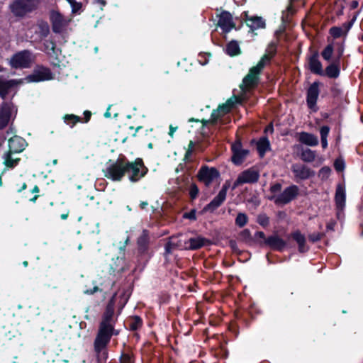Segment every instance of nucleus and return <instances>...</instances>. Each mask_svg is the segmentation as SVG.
<instances>
[{
    "mask_svg": "<svg viewBox=\"0 0 363 363\" xmlns=\"http://www.w3.org/2000/svg\"><path fill=\"white\" fill-rule=\"evenodd\" d=\"M346 202L345 188L343 185L338 184L335 194V203L337 211V217L339 218L340 213L344 211Z\"/></svg>",
    "mask_w": 363,
    "mask_h": 363,
    "instance_id": "20",
    "label": "nucleus"
},
{
    "mask_svg": "<svg viewBox=\"0 0 363 363\" xmlns=\"http://www.w3.org/2000/svg\"><path fill=\"white\" fill-rule=\"evenodd\" d=\"M21 83L17 79H4L0 77V97L5 100L13 88L16 87Z\"/></svg>",
    "mask_w": 363,
    "mask_h": 363,
    "instance_id": "25",
    "label": "nucleus"
},
{
    "mask_svg": "<svg viewBox=\"0 0 363 363\" xmlns=\"http://www.w3.org/2000/svg\"><path fill=\"white\" fill-rule=\"evenodd\" d=\"M225 53L230 57L239 55L241 53V50L238 43L234 40L230 41L226 45Z\"/></svg>",
    "mask_w": 363,
    "mask_h": 363,
    "instance_id": "35",
    "label": "nucleus"
},
{
    "mask_svg": "<svg viewBox=\"0 0 363 363\" xmlns=\"http://www.w3.org/2000/svg\"><path fill=\"white\" fill-rule=\"evenodd\" d=\"M249 221V218L245 213L239 212L235 219V225L239 228H243Z\"/></svg>",
    "mask_w": 363,
    "mask_h": 363,
    "instance_id": "40",
    "label": "nucleus"
},
{
    "mask_svg": "<svg viewBox=\"0 0 363 363\" xmlns=\"http://www.w3.org/2000/svg\"><path fill=\"white\" fill-rule=\"evenodd\" d=\"M299 194V188L295 184H291L286 187L281 194L277 197L274 196H269V200H274L277 205H285L294 200Z\"/></svg>",
    "mask_w": 363,
    "mask_h": 363,
    "instance_id": "8",
    "label": "nucleus"
},
{
    "mask_svg": "<svg viewBox=\"0 0 363 363\" xmlns=\"http://www.w3.org/2000/svg\"><path fill=\"white\" fill-rule=\"evenodd\" d=\"M238 236L240 240L247 245H251L252 242L256 243L255 234L254 235V237H252L250 230L247 228L240 231L238 234Z\"/></svg>",
    "mask_w": 363,
    "mask_h": 363,
    "instance_id": "37",
    "label": "nucleus"
},
{
    "mask_svg": "<svg viewBox=\"0 0 363 363\" xmlns=\"http://www.w3.org/2000/svg\"><path fill=\"white\" fill-rule=\"evenodd\" d=\"M39 33L42 38H46L50 33V26L46 21H42L38 25Z\"/></svg>",
    "mask_w": 363,
    "mask_h": 363,
    "instance_id": "45",
    "label": "nucleus"
},
{
    "mask_svg": "<svg viewBox=\"0 0 363 363\" xmlns=\"http://www.w3.org/2000/svg\"><path fill=\"white\" fill-rule=\"evenodd\" d=\"M281 184L280 183H275L270 186V191L273 194L278 193L281 190Z\"/></svg>",
    "mask_w": 363,
    "mask_h": 363,
    "instance_id": "62",
    "label": "nucleus"
},
{
    "mask_svg": "<svg viewBox=\"0 0 363 363\" xmlns=\"http://www.w3.org/2000/svg\"><path fill=\"white\" fill-rule=\"evenodd\" d=\"M225 199L226 196L224 195L223 192L218 193L209 203L204 206L202 211H210L211 213L213 212L223 204V203L225 201Z\"/></svg>",
    "mask_w": 363,
    "mask_h": 363,
    "instance_id": "30",
    "label": "nucleus"
},
{
    "mask_svg": "<svg viewBox=\"0 0 363 363\" xmlns=\"http://www.w3.org/2000/svg\"><path fill=\"white\" fill-rule=\"evenodd\" d=\"M199 193V189L195 183H192L189 187V196L191 200H194L197 198Z\"/></svg>",
    "mask_w": 363,
    "mask_h": 363,
    "instance_id": "49",
    "label": "nucleus"
},
{
    "mask_svg": "<svg viewBox=\"0 0 363 363\" xmlns=\"http://www.w3.org/2000/svg\"><path fill=\"white\" fill-rule=\"evenodd\" d=\"M120 363H135V355L133 353H126L124 351L121 352L119 357Z\"/></svg>",
    "mask_w": 363,
    "mask_h": 363,
    "instance_id": "44",
    "label": "nucleus"
},
{
    "mask_svg": "<svg viewBox=\"0 0 363 363\" xmlns=\"http://www.w3.org/2000/svg\"><path fill=\"white\" fill-rule=\"evenodd\" d=\"M269 148L270 143L267 137H262L258 140L257 143V150L261 157H263Z\"/></svg>",
    "mask_w": 363,
    "mask_h": 363,
    "instance_id": "36",
    "label": "nucleus"
},
{
    "mask_svg": "<svg viewBox=\"0 0 363 363\" xmlns=\"http://www.w3.org/2000/svg\"><path fill=\"white\" fill-rule=\"evenodd\" d=\"M220 177V174L217 168L210 167L206 164L202 165L196 174L198 181L203 183L206 187L210 186L213 181L219 179Z\"/></svg>",
    "mask_w": 363,
    "mask_h": 363,
    "instance_id": "6",
    "label": "nucleus"
},
{
    "mask_svg": "<svg viewBox=\"0 0 363 363\" xmlns=\"http://www.w3.org/2000/svg\"><path fill=\"white\" fill-rule=\"evenodd\" d=\"M345 161L341 158H337L334 162V168L338 172H342L345 169Z\"/></svg>",
    "mask_w": 363,
    "mask_h": 363,
    "instance_id": "51",
    "label": "nucleus"
},
{
    "mask_svg": "<svg viewBox=\"0 0 363 363\" xmlns=\"http://www.w3.org/2000/svg\"><path fill=\"white\" fill-rule=\"evenodd\" d=\"M242 17L252 31L259 28H264L266 27L265 21L262 17L257 16H250L247 11H244L242 13Z\"/></svg>",
    "mask_w": 363,
    "mask_h": 363,
    "instance_id": "23",
    "label": "nucleus"
},
{
    "mask_svg": "<svg viewBox=\"0 0 363 363\" xmlns=\"http://www.w3.org/2000/svg\"><path fill=\"white\" fill-rule=\"evenodd\" d=\"M298 140L302 144L308 146H316L318 144V138L315 135L304 131L298 134Z\"/></svg>",
    "mask_w": 363,
    "mask_h": 363,
    "instance_id": "32",
    "label": "nucleus"
},
{
    "mask_svg": "<svg viewBox=\"0 0 363 363\" xmlns=\"http://www.w3.org/2000/svg\"><path fill=\"white\" fill-rule=\"evenodd\" d=\"M306 67L315 75L321 76L323 73V65L319 60V52L314 50L311 55L307 57V65Z\"/></svg>",
    "mask_w": 363,
    "mask_h": 363,
    "instance_id": "16",
    "label": "nucleus"
},
{
    "mask_svg": "<svg viewBox=\"0 0 363 363\" xmlns=\"http://www.w3.org/2000/svg\"><path fill=\"white\" fill-rule=\"evenodd\" d=\"M186 243H189V246L186 247L188 250H197L204 246L211 245V241L209 239L199 235L195 238H191Z\"/></svg>",
    "mask_w": 363,
    "mask_h": 363,
    "instance_id": "27",
    "label": "nucleus"
},
{
    "mask_svg": "<svg viewBox=\"0 0 363 363\" xmlns=\"http://www.w3.org/2000/svg\"><path fill=\"white\" fill-rule=\"evenodd\" d=\"M119 335V330L114 328V324L101 330H98L94 340V348L97 352L108 347L111 337Z\"/></svg>",
    "mask_w": 363,
    "mask_h": 363,
    "instance_id": "4",
    "label": "nucleus"
},
{
    "mask_svg": "<svg viewBox=\"0 0 363 363\" xmlns=\"http://www.w3.org/2000/svg\"><path fill=\"white\" fill-rule=\"evenodd\" d=\"M50 21L53 33L57 34L61 33L67 25L63 15L57 11L52 10L50 12Z\"/></svg>",
    "mask_w": 363,
    "mask_h": 363,
    "instance_id": "18",
    "label": "nucleus"
},
{
    "mask_svg": "<svg viewBox=\"0 0 363 363\" xmlns=\"http://www.w3.org/2000/svg\"><path fill=\"white\" fill-rule=\"evenodd\" d=\"M91 117V112L89 111H85L84 112V118H82V121L81 123H88Z\"/></svg>",
    "mask_w": 363,
    "mask_h": 363,
    "instance_id": "64",
    "label": "nucleus"
},
{
    "mask_svg": "<svg viewBox=\"0 0 363 363\" xmlns=\"http://www.w3.org/2000/svg\"><path fill=\"white\" fill-rule=\"evenodd\" d=\"M334 52V48L333 44L327 45L321 52L322 57L327 62H330L332 56Z\"/></svg>",
    "mask_w": 363,
    "mask_h": 363,
    "instance_id": "41",
    "label": "nucleus"
},
{
    "mask_svg": "<svg viewBox=\"0 0 363 363\" xmlns=\"http://www.w3.org/2000/svg\"><path fill=\"white\" fill-rule=\"evenodd\" d=\"M148 172L142 158L138 157L134 161H129L125 157V175L132 183L138 182Z\"/></svg>",
    "mask_w": 363,
    "mask_h": 363,
    "instance_id": "2",
    "label": "nucleus"
},
{
    "mask_svg": "<svg viewBox=\"0 0 363 363\" xmlns=\"http://www.w3.org/2000/svg\"><path fill=\"white\" fill-rule=\"evenodd\" d=\"M52 79V73L51 70L46 67L43 65L38 66L34 69L32 74L26 77V79L28 82H39Z\"/></svg>",
    "mask_w": 363,
    "mask_h": 363,
    "instance_id": "14",
    "label": "nucleus"
},
{
    "mask_svg": "<svg viewBox=\"0 0 363 363\" xmlns=\"http://www.w3.org/2000/svg\"><path fill=\"white\" fill-rule=\"evenodd\" d=\"M330 92L334 97H337L342 94V89L340 88L338 84L335 83L330 87Z\"/></svg>",
    "mask_w": 363,
    "mask_h": 363,
    "instance_id": "55",
    "label": "nucleus"
},
{
    "mask_svg": "<svg viewBox=\"0 0 363 363\" xmlns=\"http://www.w3.org/2000/svg\"><path fill=\"white\" fill-rule=\"evenodd\" d=\"M209 57H211L210 53H200L198 61L201 65H206L208 62Z\"/></svg>",
    "mask_w": 363,
    "mask_h": 363,
    "instance_id": "54",
    "label": "nucleus"
},
{
    "mask_svg": "<svg viewBox=\"0 0 363 363\" xmlns=\"http://www.w3.org/2000/svg\"><path fill=\"white\" fill-rule=\"evenodd\" d=\"M259 172L254 167H250L241 172L233 185V189L244 184H255L259 181Z\"/></svg>",
    "mask_w": 363,
    "mask_h": 363,
    "instance_id": "9",
    "label": "nucleus"
},
{
    "mask_svg": "<svg viewBox=\"0 0 363 363\" xmlns=\"http://www.w3.org/2000/svg\"><path fill=\"white\" fill-rule=\"evenodd\" d=\"M228 245H229V247H230V249L232 250V251L233 252H235V253H240V251L238 247V244H237V242L236 240H229V242H228Z\"/></svg>",
    "mask_w": 363,
    "mask_h": 363,
    "instance_id": "60",
    "label": "nucleus"
},
{
    "mask_svg": "<svg viewBox=\"0 0 363 363\" xmlns=\"http://www.w3.org/2000/svg\"><path fill=\"white\" fill-rule=\"evenodd\" d=\"M291 169L296 182L307 180L315 175L314 170L303 164L294 163L291 165Z\"/></svg>",
    "mask_w": 363,
    "mask_h": 363,
    "instance_id": "13",
    "label": "nucleus"
},
{
    "mask_svg": "<svg viewBox=\"0 0 363 363\" xmlns=\"http://www.w3.org/2000/svg\"><path fill=\"white\" fill-rule=\"evenodd\" d=\"M13 105L12 102L4 101L0 107V130L6 128L11 119Z\"/></svg>",
    "mask_w": 363,
    "mask_h": 363,
    "instance_id": "21",
    "label": "nucleus"
},
{
    "mask_svg": "<svg viewBox=\"0 0 363 363\" xmlns=\"http://www.w3.org/2000/svg\"><path fill=\"white\" fill-rule=\"evenodd\" d=\"M322 84L319 81L313 82L306 90V104L309 109L316 112L318 109L317 101L318 99L320 89Z\"/></svg>",
    "mask_w": 363,
    "mask_h": 363,
    "instance_id": "10",
    "label": "nucleus"
},
{
    "mask_svg": "<svg viewBox=\"0 0 363 363\" xmlns=\"http://www.w3.org/2000/svg\"><path fill=\"white\" fill-rule=\"evenodd\" d=\"M259 83V74L250 69L248 74L243 78L242 83L240 86L242 91L256 88Z\"/></svg>",
    "mask_w": 363,
    "mask_h": 363,
    "instance_id": "22",
    "label": "nucleus"
},
{
    "mask_svg": "<svg viewBox=\"0 0 363 363\" xmlns=\"http://www.w3.org/2000/svg\"><path fill=\"white\" fill-rule=\"evenodd\" d=\"M136 244L137 252L139 256H147L148 258L151 257L150 252V236L148 230H143L142 233L137 238Z\"/></svg>",
    "mask_w": 363,
    "mask_h": 363,
    "instance_id": "12",
    "label": "nucleus"
},
{
    "mask_svg": "<svg viewBox=\"0 0 363 363\" xmlns=\"http://www.w3.org/2000/svg\"><path fill=\"white\" fill-rule=\"evenodd\" d=\"M301 147V152L300 154L301 160L304 162H312L315 160L316 154L315 151H313L309 148L303 150L301 145H297V148Z\"/></svg>",
    "mask_w": 363,
    "mask_h": 363,
    "instance_id": "34",
    "label": "nucleus"
},
{
    "mask_svg": "<svg viewBox=\"0 0 363 363\" xmlns=\"http://www.w3.org/2000/svg\"><path fill=\"white\" fill-rule=\"evenodd\" d=\"M236 319L245 327H249L251 323L256 318L255 308L250 306L248 308L239 310L235 312Z\"/></svg>",
    "mask_w": 363,
    "mask_h": 363,
    "instance_id": "17",
    "label": "nucleus"
},
{
    "mask_svg": "<svg viewBox=\"0 0 363 363\" xmlns=\"http://www.w3.org/2000/svg\"><path fill=\"white\" fill-rule=\"evenodd\" d=\"M9 152L13 153L21 152L26 146V140L19 136H13L11 138L9 141Z\"/></svg>",
    "mask_w": 363,
    "mask_h": 363,
    "instance_id": "28",
    "label": "nucleus"
},
{
    "mask_svg": "<svg viewBox=\"0 0 363 363\" xmlns=\"http://www.w3.org/2000/svg\"><path fill=\"white\" fill-rule=\"evenodd\" d=\"M94 351L96 355L97 356V357H101L104 360H106L108 357L107 347L105 349H103L100 352H97L94 349Z\"/></svg>",
    "mask_w": 363,
    "mask_h": 363,
    "instance_id": "61",
    "label": "nucleus"
},
{
    "mask_svg": "<svg viewBox=\"0 0 363 363\" xmlns=\"http://www.w3.org/2000/svg\"><path fill=\"white\" fill-rule=\"evenodd\" d=\"M216 17L218 18L217 26L221 28L223 33H228L232 29H236L233 16L229 11H222L219 14L216 15Z\"/></svg>",
    "mask_w": 363,
    "mask_h": 363,
    "instance_id": "15",
    "label": "nucleus"
},
{
    "mask_svg": "<svg viewBox=\"0 0 363 363\" xmlns=\"http://www.w3.org/2000/svg\"><path fill=\"white\" fill-rule=\"evenodd\" d=\"M105 177L112 182H121L125 176V156L119 157L103 169Z\"/></svg>",
    "mask_w": 363,
    "mask_h": 363,
    "instance_id": "3",
    "label": "nucleus"
},
{
    "mask_svg": "<svg viewBox=\"0 0 363 363\" xmlns=\"http://www.w3.org/2000/svg\"><path fill=\"white\" fill-rule=\"evenodd\" d=\"M217 109H218V111H219V112L222 115H224V114L229 113L231 111V107L229 106L228 104H225V103H224V104H220L218 106Z\"/></svg>",
    "mask_w": 363,
    "mask_h": 363,
    "instance_id": "58",
    "label": "nucleus"
},
{
    "mask_svg": "<svg viewBox=\"0 0 363 363\" xmlns=\"http://www.w3.org/2000/svg\"><path fill=\"white\" fill-rule=\"evenodd\" d=\"M340 74V62L339 60H333L325 69L323 70L321 77H327L330 79H337Z\"/></svg>",
    "mask_w": 363,
    "mask_h": 363,
    "instance_id": "26",
    "label": "nucleus"
},
{
    "mask_svg": "<svg viewBox=\"0 0 363 363\" xmlns=\"http://www.w3.org/2000/svg\"><path fill=\"white\" fill-rule=\"evenodd\" d=\"M12 154L13 153L8 151L5 156L4 164L9 168L15 167L21 160L20 158L13 159Z\"/></svg>",
    "mask_w": 363,
    "mask_h": 363,
    "instance_id": "42",
    "label": "nucleus"
},
{
    "mask_svg": "<svg viewBox=\"0 0 363 363\" xmlns=\"http://www.w3.org/2000/svg\"><path fill=\"white\" fill-rule=\"evenodd\" d=\"M225 199L226 196L224 195L223 192L218 193L209 203L204 206L202 211H210L211 213L213 212L223 204V203L225 201Z\"/></svg>",
    "mask_w": 363,
    "mask_h": 363,
    "instance_id": "29",
    "label": "nucleus"
},
{
    "mask_svg": "<svg viewBox=\"0 0 363 363\" xmlns=\"http://www.w3.org/2000/svg\"><path fill=\"white\" fill-rule=\"evenodd\" d=\"M266 53L268 54L272 58H274L277 53V45L276 43L272 42L269 44Z\"/></svg>",
    "mask_w": 363,
    "mask_h": 363,
    "instance_id": "47",
    "label": "nucleus"
},
{
    "mask_svg": "<svg viewBox=\"0 0 363 363\" xmlns=\"http://www.w3.org/2000/svg\"><path fill=\"white\" fill-rule=\"evenodd\" d=\"M223 115L219 112V111H218V109H214L213 110L211 114V118H210V121H211V125H216L218 122V120Z\"/></svg>",
    "mask_w": 363,
    "mask_h": 363,
    "instance_id": "52",
    "label": "nucleus"
},
{
    "mask_svg": "<svg viewBox=\"0 0 363 363\" xmlns=\"http://www.w3.org/2000/svg\"><path fill=\"white\" fill-rule=\"evenodd\" d=\"M256 243L261 247H268L272 250L283 252L286 247V242L277 234L266 237L263 231L255 233Z\"/></svg>",
    "mask_w": 363,
    "mask_h": 363,
    "instance_id": "1",
    "label": "nucleus"
},
{
    "mask_svg": "<svg viewBox=\"0 0 363 363\" xmlns=\"http://www.w3.org/2000/svg\"><path fill=\"white\" fill-rule=\"evenodd\" d=\"M231 161L235 165H240L250 153V150L242 148L240 139L236 140L231 145Z\"/></svg>",
    "mask_w": 363,
    "mask_h": 363,
    "instance_id": "11",
    "label": "nucleus"
},
{
    "mask_svg": "<svg viewBox=\"0 0 363 363\" xmlns=\"http://www.w3.org/2000/svg\"><path fill=\"white\" fill-rule=\"evenodd\" d=\"M174 238V236L170 237L169 240L164 245V256L166 258L172 253L174 250L178 249L181 246L179 242H174L173 241Z\"/></svg>",
    "mask_w": 363,
    "mask_h": 363,
    "instance_id": "38",
    "label": "nucleus"
},
{
    "mask_svg": "<svg viewBox=\"0 0 363 363\" xmlns=\"http://www.w3.org/2000/svg\"><path fill=\"white\" fill-rule=\"evenodd\" d=\"M43 46L45 48L44 51L46 54L51 58L54 59L56 62H53V65H59L60 60H59V55L61 54V50L56 47V43L55 41L50 40H46Z\"/></svg>",
    "mask_w": 363,
    "mask_h": 363,
    "instance_id": "24",
    "label": "nucleus"
},
{
    "mask_svg": "<svg viewBox=\"0 0 363 363\" xmlns=\"http://www.w3.org/2000/svg\"><path fill=\"white\" fill-rule=\"evenodd\" d=\"M38 0H15L10 9L16 17H24L37 8Z\"/></svg>",
    "mask_w": 363,
    "mask_h": 363,
    "instance_id": "5",
    "label": "nucleus"
},
{
    "mask_svg": "<svg viewBox=\"0 0 363 363\" xmlns=\"http://www.w3.org/2000/svg\"><path fill=\"white\" fill-rule=\"evenodd\" d=\"M324 236V233H313L308 235V240L310 242L314 243L322 240Z\"/></svg>",
    "mask_w": 363,
    "mask_h": 363,
    "instance_id": "50",
    "label": "nucleus"
},
{
    "mask_svg": "<svg viewBox=\"0 0 363 363\" xmlns=\"http://www.w3.org/2000/svg\"><path fill=\"white\" fill-rule=\"evenodd\" d=\"M32 62V53L28 50H23L13 54L9 64L12 68L23 69L30 67Z\"/></svg>",
    "mask_w": 363,
    "mask_h": 363,
    "instance_id": "7",
    "label": "nucleus"
},
{
    "mask_svg": "<svg viewBox=\"0 0 363 363\" xmlns=\"http://www.w3.org/2000/svg\"><path fill=\"white\" fill-rule=\"evenodd\" d=\"M62 119L64 122L70 128H73L77 123H79L82 121L80 116L74 114H65L62 117Z\"/></svg>",
    "mask_w": 363,
    "mask_h": 363,
    "instance_id": "39",
    "label": "nucleus"
},
{
    "mask_svg": "<svg viewBox=\"0 0 363 363\" xmlns=\"http://www.w3.org/2000/svg\"><path fill=\"white\" fill-rule=\"evenodd\" d=\"M329 33L334 38H338L343 34L342 28L337 26H333L330 28Z\"/></svg>",
    "mask_w": 363,
    "mask_h": 363,
    "instance_id": "48",
    "label": "nucleus"
},
{
    "mask_svg": "<svg viewBox=\"0 0 363 363\" xmlns=\"http://www.w3.org/2000/svg\"><path fill=\"white\" fill-rule=\"evenodd\" d=\"M291 236L298 244V250L300 253H305L309 250V247L306 245V238L299 230L292 233Z\"/></svg>",
    "mask_w": 363,
    "mask_h": 363,
    "instance_id": "31",
    "label": "nucleus"
},
{
    "mask_svg": "<svg viewBox=\"0 0 363 363\" xmlns=\"http://www.w3.org/2000/svg\"><path fill=\"white\" fill-rule=\"evenodd\" d=\"M330 132V127L328 125H323L320 128V138H327Z\"/></svg>",
    "mask_w": 363,
    "mask_h": 363,
    "instance_id": "59",
    "label": "nucleus"
},
{
    "mask_svg": "<svg viewBox=\"0 0 363 363\" xmlns=\"http://www.w3.org/2000/svg\"><path fill=\"white\" fill-rule=\"evenodd\" d=\"M114 316V305L112 299L107 304L105 311L102 315V318L99 325L98 330H101L113 324H115L113 320Z\"/></svg>",
    "mask_w": 363,
    "mask_h": 363,
    "instance_id": "19",
    "label": "nucleus"
},
{
    "mask_svg": "<svg viewBox=\"0 0 363 363\" xmlns=\"http://www.w3.org/2000/svg\"><path fill=\"white\" fill-rule=\"evenodd\" d=\"M265 65L266 64L264 63V62L260 60L257 62V65L251 67L250 69L260 75L262 69L264 68Z\"/></svg>",
    "mask_w": 363,
    "mask_h": 363,
    "instance_id": "53",
    "label": "nucleus"
},
{
    "mask_svg": "<svg viewBox=\"0 0 363 363\" xmlns=\"http://www.w3.org/2000/svg\"><path fill=\"white\" fill-rule=\"evenodd\" d=\"M356 18L357 16L354 15L350 21L345 22L342 24V28L345 29V33H347L351 29V28L352 27L353 24L356 21Z\"/></svg>",
    "mask_w": 363,
    "mask_h": 363,
    "instance_id": "57",
    "label": "nucleus"
},
{
    "mask_svg": "<svg viewBox=\"0 0 363 363\" xmlns=\"http://www.w3.org/2000/svg\"><path fill=\"white\" fill-rule=\"evenodd\" d=\"M102 290L101 289L99 288V286H94L93 288L91 289H86L84 293L85 294H88V295H92L94 294H95L96 292H98V291H101Z\"/></svg>",
    "mask_w": 363,
    "mask_h": 363,
    "instance_id": "63",
    "label": "nucleus"
},
{
    "mask_svg": "<svg viewBox=\"0 0 363 363\" xmlns=\"http://www.w3.org/2000/svg\"><path fill=\"white\" fill-rule=\"evenodd\" d=\"M331 173V169L328 166H324L318 172V177L321 178L322 180L327 179Z\"/></svg>",
    "mask_w": 363,
    "mask_h": 363,
    "instance_id": "46",
    "label": "nucleus"
},
{
    "mask_svg": "<svg viewBox=\"0 0 363 363\" xmlns=\"http://www.w3.org/2000/svg\"><path fill=\"white\" fill-rule=\"evenodd\" d=\"M128 330L133 332L140 330L143 326V320L139 315H134L129 316L127 320Z\"/></svg>",
    "mask_w": 363,
    "mask_h": 363,
    "instance_id": "33",
    "label": "nucleus"
},
{
    "mask_svg": "<svg viewBox=\"0 0 363 363\" xmlns=\"http://www.w3.org/2000/svg\"><path fill=\"white\" fill-rule=\"evenodd\" d=\"M257 223L264 228H267L270 223V218L266 213H259L257 217Z\"/></svg>",
    "mask_w": 363,
    "mask_h": 363,
    "instance_id": "43",
    "label": "nucleus"
},
{
    "mask_svg": "<svg viewBox=\"0 0 363 363\" xmlns=\"http://www.w3.org/2000/svg\"><path fill=\"white\" fill-rule=\"evenodd\" d=\"M183 218L189 219L191 220H196V209H191L189 212H186L183 214Z\"/></svg>",
    "mask_w": 363,
    "mask_h": 363,
    "instance_id": "56",
    "label": "nucleus"
}]
</instances>
